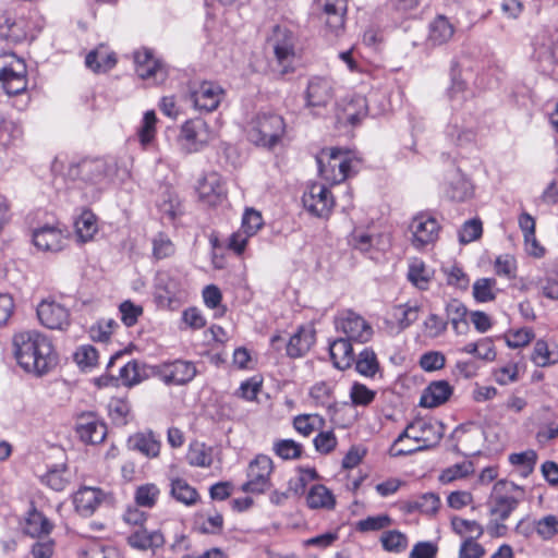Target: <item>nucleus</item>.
Returning a JSON list of instances; mask_svg holds the SVG:
<instances>
[{
	"mask_svg": "<svg viewBox=\"0 0 558 558\" xmlns=\"http://www.w3.org/2000/svg\"><path fill=\"white\" fill-rule=\"evenodd\" d=\"M508 460L510 464L520 469V473L523 477H527L534 471L537 461V453L535 450L529 449L523 452L509 454Z\"/></svg>",
	"mask_w": 558,
	"mask_h": 558,
	"instance_id": "obj_43",
	"label": "nucleus"
},
{
	"mask_svg": "<svg viewBox=\"0 0 558 558\" xmlns=\"http://www.w3.org/2000/svg\"><path fill=\"white\" fill-rule=\"evenodd\" d=\"M134 63L137 75L143 80L153 78L155 82H161L166 77L163 65L148 49L136 51Z\"/></svg>",
	"mask_w": 558,
	"mask_h": 558,
	"instance_id": "obj_21",
	"label": "nucleus"
},
{
	"mask_svg": "<svg viewBox=\"0 0 558 558\" xmlns=\"http://www.w3.org/2000/svg\"><path fill=\"white\" fill-rule=\"evenodd\" d=\"M286 134L284 119L277 113L263 112L256 114L247 129L248 140L256 146L268 149L277 146Z\"/></svg>",
	"mask_w": 558,
	"mask_h": 558,
	"instance_id": "obj_3",
	"label": "nucleus"
},
{
	"mask_svg": "<svg viewBox=\"0 0 558 558\" xmlns=\"http://www.w3.org/2000/svg\"><path fill=\"white\" fill-rule=\"evenodd\" d=\"M0 37L17 44L27 37V22L24 17L12 12H4L0 15Z\"/></svg>",
	"mask_w": 558,
	"mask_h": 558,
	"instance_id": "obj_23",
	"label": "nucleus"
},
{
	"mask_svg": "<svg viewBox=\"0 0 558 558\" xmlns=\"http://www.w3.org/2000/svg\"><path fill=\"white\" fill-rule=\"evenodd\" d=\"M448 320L453 329H458L459 324L465 327L466 307L459 301L453 300L446 306Z\"/></svg>",
	"mask_w": 558,
	"mask_h": 558,
	"instance_id": "obj_61",
	"label": "nucleus"
},
{
	"mask_svg": "<svg viewBox=\"0 0 558 558\" xmlns=\"http://www.w3.org/2000/svg\"><path fill=\"white\" fill-rule=\"evenodd\" d=\"M14 356L17 364L37 377L49 373L57 364L50 339L37 331H21L13 337Z\"/></svg>",
	"mask_w": 558,
	"mask_h": 558,
	"instance_id": "obj_1",
	"label": "nucleus"
},
{
	"mask_svg": "<svg viewBox=\"0 0 558 558\" xmlns=\"http://www.w3.org/2000/svg\"><path fill=\"white\" fill-rule=\"evenodd\" d=\"M174 244L163 233H159L153 239V255L156 259H162L174 253Z\"/></svg>",
	"mask_w": 558,
	"mask_h": 558,
	"instance_id": "obj_63",
	"label": "nucleus"
},
{
	"mask_svg": "<svg viewBox=\"0 0 558 558\" xmlns=\"http://www.w3.org/2000/svg\"><path fill=\"white\" fill-rule=\"evenodd\" d=\"M380 543L386 551L402 553L408 547V537L398 530H391L381 534Z\"/></svg>",
	"mask_w": 558,
	"mask_h": 558,
	"instance_id": "obj_47",
	"label": "nucleus"
},
{
	"mask_svg": "<svg viewBox=\"0 0 558 558\" xmlns=\"http://www.w3.org/2000/svg\"><path fill=\"white\" fill-rule=\"evenodd\" d=\"M324 418L318 414H301L294 417L293 427L304 437H308L324 426Z\"/></svg>",
	"mask_w": 558,
	"mask_h": 558,
	"instance_id": "obj_45",
	"label": "nucleus"
},
{
	"mask_svg": "<svg viewBox=\"0 0 558 558\" xmlns=\"http://www.w3.org/2000/svg\"><path fill=\"white\" fill-rule=\"evenodd\" d=\"M66 238L61 230L56 227L45 226L33 232V243L36 247L45 252H59L65 245Z\"/></svg>",
	"mask_w": 558,
	"mask_h": 558,
	"instance_id": "obj_25",
	"label": "nucleus"
},
{
	"mask_svg": "<svg viewBox=\"0 0 558 558\" xmlns=\"http://www.w3.org/2000/svg\"><path fill=\"white\" fill-rule=\"evenodd\" d=\"M445 433L441 422L435 418H416L411 422L389 448L391 457H403L428 450L439 444Z\"/></svg>",
	"mask_w": 558,
	"mask_h": 558,
	"instance_id": "obj_2",
	"label": "nucleus"
},
{
	"mask_svg": "<svg viewBox=\"0 0 558 558\" xmlns=\"http://www.w3.org/2000/svg\"><path fill=\"white\" fill-rule=\"evenodd\" d=\"M375 397L376 391L360 383H354L350 389V398L354 405L366 407L374 401Z\"/></svg>",
	"mask_w": 558,
	"mask_h": 558,
	"instance_id": "obj_59",
	"label": "nucleus"
},
{
	"mask_svg": "<svg viewBox=\"0 0 558 558\" xmlns=\"http://www.w3.org/2000/svg\"><path fill=\"white\" fill-rule=\"evenodd\" d=\"M531 361L537 367H547L558 363V353L550 351L545 340L538 339L534 343Z\"/></svg>",
	"mask_w": 558,
	"mask_h": 558,
	"instance_id": "obj_41",
	"label": "nucleus"
},
{
	"mask_svg": "<svg viewBox=\"0 0 558 558\" xmlns=\"http://www.w3.org/2000/svg\"><path fill=\"white\" fill-rule=\"evenodd\" d=\"M483 232L482 222L478 219H471L462 226L459 232V240L462 244L471 243L481 238Z\"/></svg>",
	"mask_w": 558,
	"mask_h": 558,
	"instance_id": "obj_64",
	"label": "nucleus"
},
{
	"mask_svg": "<svg viewBox=\"0 0 558 558\" xmlns=\"http://www.w3.org/2000/svg\"><path fill=\"white\" fill-rule=\"evenodd\" d=\"M314 332L302 327L290 337L288 342L280 335L272 336L271 344L276 350H280L282 345H286L287 354L295 359L304 355L314 343Z\"/></svg>",
	"mask_w": 558,
	"mask_h": 558,
	"instance_id": "obj_18",
	"label": "nucleus"
},
{
	"mask_svg": "<svg viewBox=\"0 0 558 558\" xmlns=\"http://www.w3.org/2000/svg\"><path fill=\"white\" fill-rule=\"evenodd\" d=\"M446 197L454 202H465L473 195V185L458 168L450 169L444 182Z\"/></svg>",
	"mask_w": 558,
	"mask_h": 558,
	"instance_id": "obj_19",
	"label": "nucleus"
},
{
	"mask_svg": "<svg viewBox=\"0 0 558 558\" xmlns=\"http://www.w3.org/2000/svg\"><path fill=\"white\" fill-rule=\"evenodd\" d=\"M66 473L68 471L64 466L54 468L49 470L43 476L41 481L53 490L61 492L68 486L70 482V478Z\"/></svg>",
	"mask_w": 558,
	"mask_h": 558,
	"instance_id": "obj_55",
	"label": "nucleus"
},
{
	"mask_svg": "<svg viewBox=\"0 0 558 558\" xmlns=\"http://www.w3.org/2000/svg\"><path fill=\"white\" fill-rule=\"evenodd\" d=\"M366 114L367 101L365 97L359 95L354 96L343 106L341 113L338 114V119L351 125H356Z\"/></svg>",
	"mask_w": 558,
	"mask_h": 558,
	"instance_id": "obj_35",
	"label": "nucleus"
},
{
	"mask_svg": "<svg viewBox=\"0 0 558 558\" xmlns=\"http://www.w3.org/2000/svg\"><path fill=\"white\" fill-rule=\"evenodd\" d=\"M333 98V85L330 78L313 76L308 80L304 93L306 108L317 113V109L325 108Z\"/></svg>",
	"mask_w": 558,
	"mask_h": 558,
	"instance_id": "obj_14",
	"label": "nucleus"
},
{
	"mask_svg": "<svg viewBox=\"0 0 558 558\" xmlns=\"http://www.w3.org/2000/svg\"><path fill=\"white\" fill-rule=\"evenodd\" d=\"M393 521L388 514L371 515L355 523V530L361 533L377 532L392 525Z\"/></svg>",
	"mask_w": 558,
	"mask_h": 558,
	"instance_id": "obj_50",
	"label": "nucleus"
},
{
	"mask_svg": "<svg viewBox=\"0 0 558 558\" xmlns=\"http://www.w3.org/2000/svg\"><path fill=\"white\" fill-rule=\"evenodd\" d=\"M534 529L543 539H550L558 534V518L549 514L535 521Z\"/></svg>",
	"mask_w": 558,
	"mask_h": 558,
	"instance_id": "obj_60",
	"label": "nucleus"
},
{
	"mask_svg": "<svg viewBox=\"0 0 558 558\" xmlns=\"http://www.w3.org/2000/svg\"><path fill=\"white\" fill-rule=\"evenodd\" d=\"M149 375V367L136 360L129 361L119 371L120 379L126 387L141 384L143 380L147 379Z\"/></svg>",
	"mask_w": 558,
	"mask_h": 558,
	"instance_id": "obj_32",
	"label": "nucleus"
},
{
	"mask_svg": "<svg viewBox=\"0 0 558 558\" xmlns=\"http://www.w3.org/2000/svg\"><path fill=\"white\" fill-rule=\"evenodd\" d=\"M197 191L199 197L211 206L218 204L227 194L226 184L217 172L205 174L198 183Z\"/></svg>",
	"mask_w": 558,
	"mask_h": 558,
	"instance_id": "obj_24",
	"label": "nucleus"
},
{
	"mask_svg": "<svg viewBox=\"0 0 558 558\" xmlns=\"http://www.w3.org/2000/svg\"><path fill=\"white\" fill-rule=\"evenodd\" d=\"M472 472L473 464L471 462L457 463L444 470L439 475V481L442 484H449L456 480L466 477Z\"/></svg>",
	"mask_w": 558,
	"mask_h": 558,
	"instance_id": "obj_57",
	"label": "nucleus"
},
{
	"mask_svg": "<svg viewBox=\"0 0 558 558\" xmlns=\"http://www.w3.org/2000/svg\"><path fill=\"white\" fill-rule=\"evenodd\" d=\"M156 122L157 118L155 112L153 110L146 111L143 117L142 125L138 130L140 142L144 147L150 144L155 138Z\"/></svg>",
	"mask_w": 558,
	"mask_h": 558,
	"instance_id": "obj_56",
	"label": "nucleus"
},
{
	"mask_svg": "<svg viewBox=\"0 0 558 558\" xmlns=\"http://www.w3.org/2000/svg\"><path fill=\"white\" fill-rule=\"evenodd\" d=\"M158 287L165 291V294H159L158 298L166 300L169 304L181 298L182 287L180 281L168 275H160L158 278Z\"/></svg>",
	"mask_w": 558,
	"mask_h": 558,
	"instance_id": "obj_51",
	"label": "nucleus"
},
{
	"mask_svg": "<svg viewBox=\"0 0 558 558\" xmlns=\"http://www.w3.org/2000/svg\"><path fill=\"white\" fill-rule=\"evenodd\" d=\"M452 391L447 380L433 381L423 390L420 405L429 409L439 407L450 398Z\"/></svg>",
	"mask_w": 558,
	"mask_h": 558,
	"instance_id": "obj_27",
	"label": "nucleus"
},
{
	"mask_svg": "<svg viewBox=\"0 0 558 558\" xmlns=\"http://www.w3.org/2000/svg\"><path fill=\"white\" fill-rule=\"evenodd\" d=\"M354 362L356 372L364 377L373 378L379 372L377 356L369 348L362 350Z\"/></svg>",
	"mask_w": 558,
	"mask_h": 558,
	"instance_id": "obj_40",
	"label": "nucleus"
},
{
	"mask_svg": "<svg viewBox=\"0 0 558 558\" xmlns=\"http://www.w3.org/2000/svg\"><path fill=\"white\" fill-rule=\"evenodd\" d=\"M447 133L458 145L471 143L475 138V121H464L459 114H454Z\"/></svg>",
	"mask_w": 558,
	"mask_h": 558,
	"instance_id": "obj_30",
	"label": "nucleus"
},
{
	"mask_svg": "<svg viewBox=\"0 0 558 558\" xmlns=\"http://www.w3.org/2000/svg\"><path fill=\"white\" fill-rule=\"evenodd\" d=\"M160 490L155 484H144L135 492V502L140 507L153 508L159 497Z\"/></svg>",
	"mask_w": 558,
	"mask_h": 558,
	"instance_id": "obj_53",
	"label": "nucleus"
},
{
	"mask_svg": "<svg viewBox=\"0 0 558 558\" xmlns=\"http://www.w3.org/2000/svg\"><path fill=\"white\" fill-rule=\"evenodd\" d=\"M454 34V27L444 15H438L429 24L428 41L433 46L448 43Z\"/></svg>",
	"mask_w": 558,
	"mask_h": 558,
	"instance_id": "obj_33",
	"label": "nucleus"
},
{
	"mask_svg": "<svg viewBox=\"0 0 558 558\" xmlns=\"http://www.w3.org/2000/svg\"><path fill=\"white\" fill-rule=\"evenodd\" d=\"M171 496L185 506H193L197 502L199 495L197 490L183 478L171 480Z\"/></svg>",
	"mask_w": 558,
	"mask_h": 558,
	"instance_id": "obj_39",
	"label": "nucleus"
},
{
	"mask_svg": "<svg viewBox=\"0 0 558 558\" xmlns=\"http://www.w3.org/2000/svg\"><path fill=\"white\" fill-rule=\"evenodd\" d=\"M225 97L223 88L217 83L203 81L189 85V99L201 112L215 111Z\"/></svg>",
	"mask_w": 558,
	"mask_h": 558,
	"instance_id": "obj_8",
	"label": "nucleus"
},
{
	"mask_svg": "<svg viewBox=\"0 0 558 558\" xmlns=\"http://www.w3.org/2000/svg\"><path fill=\"white\" fill-rule=\"evenodd\" d=\"M451 526L457 534L465 538H472V541H476L484 533V527L474 520L454 517L451 520Z\"/></svg>",
	"mask_w": 558,
	"mask_h": 558,
	"instance_id": "obj_44",
	"label": "nucleus"
},
{
	"mask_svg": "<svg viewBox=\"0 0 558 558\" xmlns=\"http://www.w3.org/2000/svg\"><path fill=\"white\" fill-rule=\"evenodd\" d=\"M108 413L116 425L123 426L130 420L131 405L124 399L113 398L108 403Z\"/></svg>",
	"mask_w": 558,
	"mask_h": 558,
	"instance_id": "obj_46",
	"label": "nucleus"
},
{
	"mask_svg": "<svg viewBox=\"0 0 558 558\" xmlns=\"http://www.w3.org/2000/svg\"><path fill=\"white\" fill-rule=\"evenodd\" d=\"M304 208L317 217H327L333 206L329 190L319 183L312 184L302 197Z\"/></svg>",
	"mask_w": 558,
	"mask_h": 558,
	"instance_id": "obj_17",
	"label": "nucleus"
},
{
	"mask_svg": "<svg viewBox=\"0 0 558 558\" xmlns=\"http://www.w3.org/2000/svg\"><path fill=\"white\" fill-rule=\"evenodd\" d=\"M72 178L81 179L90 184L101 183L107 175V163L101 159L83 160L70 168Z\"/></svg>",
	"mask_w": 558,
	"mask_h": 558,
	"instance_id": "obj_22",
	"label": "nucleus"
},
{
	"mask_svg": "<svg viewBox=\"0 0 558 558\" xmlns=\"http://www.w3.org/2000/svg\"><path fill=\"white\" fill-rule=\"evenodd\" d=\"M494 268L499 277L513 279L517 276V259L510 254L500 255L496 258Z\"/></svg>",
	"mask_w": 558,
	"mask_h": 558,
	"instance_id": "obj_58",
	"label": "nucleus"
},
{
	"mask_svg": "<svg viewBox=\"0 0 558 558\" xmlns=\"http://www.w3.org/2000/svg\"><path fill=\"white\" fill-rule=\"evenodd\" d=\"M306 505L311 509L331 510L335 508L336 499L325 485L316 484L310 488L306 495Z\"/></svg>",
	"mask_w": 558,
	"mask_h": 558,
	"instance_id": "obj_34",
	"label": "nucleus"
},
{
	"mask_svg": "<svg viewBox=\"0 0 558 558\" xmlns=\"http://www.w3.org/2000/svg\"><path fill=\"white\" fill-rule=\"evenodd\" d=\"M337 330L345 335V339L359 343H365L371 340L373 336V328L371 325L359 314L352 311L342 312L336 318Z\"/></svg>",
	"mask_w": 558,
	"mask_h": 558,
	"instance_id": "obj_11",
	"label": "nucleus"
},
{
	"mask_svg": "<svg viewBox=\"0 0 558 558\" xmlns=\"http://www.w3.org/2000/svg\"><path fill=\"white\" fill-rule=\"evenodd\" d=\"M52 526V523L41 512L33 508L27 513L23 529L29 536L39 537L49 534Z\"/></svg>",
	"mask_w": 558,
	"mask_h": 558,
	"instance_id": "obj_36",
	"label": "nucleus"
},
{
	"mask_svg": "<svg viewBox=\"0 0 558 558\" xmlns=\"http://www.w3.org/2000/svg\"><path fill=\"white\" fill-rule=\"evenodd\" d=\"M117 63L113 52H107L105 47L100 46L90 51L85 58V64L94 72H107Z\"/></svg>",
	"mask_w": 558,
	"mask_h": 558,
	"instance_id": "obj_37",
	"label": "nucleus"
},
{
	"mask_svg": "<svg viewBox=\"0 0 558 558\" xmlns=\"http://www.w3.org/2000/svg\"><path fill=\"white\" fill-rule=\"evenodd\" d=\"M186 459L193 466H210L213 462L211 448L205 444L195 442L191 445Z\"/></svg>",
	"mask_w": 558,
	"mask_h": 558,
	"instance_id": "obj_48",
	"label": "nucleus"
},
{
	"mask_svg": "<svg viewBox=\"0 0 558 558\" xmlns=\"http://www.w3.org/2000/svg\"><path fill=\"white\" fill-rule=\"evenodd\" d=\"M274 452L283 460L299 459L302 454V445L293 439H279L274 442Z\"/></svg>",
	"mask_w": 558,
	"mask_h": 558,
	"instance_id": "obj_52",
	"label": "nucleus"
},
{
	"mask_svg": "<svg viewBox=\"0 0 558 558\" xmlns=\"http://www.w3.org/2000/svg\"><path fill=\"white\" fill-rule=\"evenodd\" d=\"M439 230L440 226L434 217L427 214L416 215L410 225L413 246L420 250L433 244L438 239Z\"/></svg>",
	"mask_w": 558,
	"mask_h": 558,
	"instance_id": "obj_16",
	"label": "nucleus"
},
{
	"mask_svg": "<svg viewBox=\"0 0 558 558\" xmlns=\"http://www.w3.org/2000/svg\"><path fill=\"white\" fill-rule=\"evenodd\" d=\"M440 505L439 497L434 493H425L411 505V509H417L426 514H434Z\"/></svg>",
	"mask_w": 558,
	"mask_h": 558,
	"instance_id": "obj_62",
	"label": "nucleus"
},
{
	"mask_svg": "<svg viewBox=\"0 0 558 558\" xmlns=\"http://www.w3.org/2000/svg\"><path fill=\"white\" fill-rule=\"evenodd\" d=\"M320 175L331 184L343 182L360 162L350 150L328 148L316 158Z\"/></svg>",
	"mask_w": 558,
	"mask_h": 558,
	"instance_id": "obj_4",
	"label": "nucleus"
},
{
	"mask_svg": "<svg viewBox=\"0 0 558 558\" xmlns=\"http://www.w3.org/2000/svg\"><path fill=\"white\" fill-rule=\"evenodd\" d=\"M315 10L320 13V19L325 21L330 31L342 29L347 13V0H316Z\"/></svg>",
	"mask_w": 558,
	"mask_h": 558,
	"instance_id": "obj_20",
	"label": "nucleus"
},
{
	"mask_svg": "<svg viewBox=\"0 0 558 558\" xmlns=\"http://www.w3.org/2000/svg\"><path fill=\"white\" fill-rule=\"evenodd\" d=\"M128 542L133 548L146 550L160 547L163 544V536L158 531L148 532L141 529L131 534Z\"/></svg>",
	"mask_w": 558,
	"mask_h": 558,
	"instance_id": "obj_38",
	"label": "nucleus"
},
{
	"mask_svg": "<svg viewBox=\"0 0 558 558\" xmlns=\"http://www.w3.org/2000/svg\"><path fill=\"white\" fill-rule=\"evenodd\" d=\"M496 280L494 278H481L473 284V296L478 302H489L495 300Z\"/></svg>",
	"mask_w": 558,
	"mask_h": 558,
	"instance_id": "obj_54",
	"label": "nucleus"
},
{
	"mask_svg": "<svg viewBox=\"0 0 558 558\" xmlns=\"http://www.w3.org/2000/svg\"><path fill=\"white\" fill-rule=\"evenodd\" d=\"M536 61L544 73L555 74L558 66V28L545 31L535 48Z\"/></svg>",
	"mask_w": 558,
	"mask_h": 558,
	"instance_id": "obj_12",
	"label": "nucleus"
},
{
	"mask_svg": "<svg viewBox=\"0 0 558 558\" xmlns=\"http://www.w3.org/2000/svg\"><path fill=\"white\" fill-rule=\"evenodd\" d=\"M26 64L13 52H0V86L8 95H17L27 87Z\"/></svg>",
	"mask_w": 558,
	"mask_h": 558,
	"instance_id": "obj_6",
	"label": "nucleus"
},
{
	"mask_svg": "<svg viewBox=\"0 0 558 558\" xmlns=\"http://www.w3.org/2000/svg\"><path fill=\"white\" fill-rule=\"evenodd\" d=\"M75 230L76 235L81 242L85 243L90 241L94 234L97 232L96 216L92 211H83L75 221Z\"/></svg>",
	"mask_w": 558,
	"mask_h": 558,
	"instance_id": "obj_42",
	"label": "nucleus"
},
{
	"mask_svg": "<svg viewBox=\"0 0 558 558\" xmlns=\"http://www.w3.org/2000/svg\"><path fill=\"white\" fill-rule=\"evenodd\" d=\"M408 279L416 288L426 290L432 279V271L422 260H414L409 267Z\"/></svg>",
	"mask_w": 558,
	"mask_h": 558,
	"instance_id": "obj_49",
	"label": "nucleus"
},
{
	"mask_svg": "<svg viewBox=\"0 0 558 558\" xmlns=\"http://www.w3.org/2000/svg\"><path fill=\"white\" fill-rule=\"evenodd\" d=\"M37 316L40 324L49 329L65 330L71 324L69 308L51 299L38 304Z\"/></svg>",
	"mask_w": 558,
	"mask_h": 558,
	"instance_id": "obj_15",
	"label": "nucleus"
},
{
	"mask_svg": "<svg viewBox=\"0 0 558 558\" xmlns=\"http://www.w3.org/2000/svg\"><path fill=\"white\" fill-rule=\"evenodd\" d=\"M213 140L214 132L203 119H191L181 126V145L189 154L201 151Z\"/></svg>",
	"mask_w": 558,
	"mask_h": 558,
	"instance_id": "obj_9",
	"label": "nucleus"
},
{
	"mask_svg": "<svg viewBox=\"0 0 558 558\" xmlns=\"http://www.w3.org/2000/svg\"><path fill=\"white\" fill-rule=\"evenodd\" d=\"M128 447L147 458H156L160 451V441L151 432L136 433L129 437Z\"/></svg>",
	"mask_w": 558,
	"mask_h": 558,
	"instance_id": "obj_29",
	"label": "nucleus"
},
{
	"mask_svg": "<svg viewBox=\"0 0 558 558\" xmlns=\"http://www.w3.org/2000/svg\"><path fill=\"white\" fill-rule=\"evenodd\" d=\"M330 357L339 369H347L354 363V353L351 341L339 338L329 345Z\"/></svg>",
	"mask_w": 558,
	"mask_h": 558,
	"instance_id": "obj_31",
	"label": "nucleus"
},
{
	"mask_svg": "<svg viewBox=\"0 0 558 558\" xmlns=\"http://www.w3.org/2000/svg\"><path fill=\"white\" fill-rule=\"evenodd\" d=\"M514 492L522 494L523 489L512 482L498 481L494 485L489 500L490 514L500 521L507 520L521 501V497L515 496Z\"/></svg>",
	"mask_w": 558,
	"mask_h": 558,
	"instance_id": "obj_7",
	"label": "nucleus"
},
{
	"mask_svg": "<svg viewBox=\"0 0 558 558\" xmlns=\"http://www.w3.org/2000/svg\"><path fill=\"white\" fill-rule=\"evenodd\" d=\"M76 432L84 442L96 445L105 440L107 426L93 416H84L80 420Z\"/></svg>",
	"mask_w": 558,
	"mask_h": 558,
	"instance_id": "obj_28",
	"label": "nucleus"
},
{
	"mask_svg": "<svg viewBox=\"0 0 558 558\" xmlns=\"http://www.w3.org/2000/svg\"><path fill=\"white\" fill-rule=\"evenodd\" d=\"M106 494L96 487H82L74 495V505L78 513L84 517L92 515L105 500Z\"/></svg>",
	"mask_w": 558,
	"mask_h": 558,
	"instance_id": "obj_26",
	"label": "nucleus"
},
{
	"mask_svg": "<svg viewBox=\"0 0 558 558\" xmlns=\"http://www.w3.org/2000/svg\"><path fill=\"white\" fill-rule=\"evenodd\" d=\"M197 374L196 366L191 361L175 360L163 363L156 369V375L166 385L183 386L194 379Z\"/></svg>",
	"mask_w": 558,
	"mask_h": 558,
	"instance_id": "obj_13",
	"label": "nucleus"
},
{
	"mask_svg": "<svg viewBox=\"0 0 558 558\" xmlns=\"http://www.w3.org/2000/svg\"><path fill=\"white\" fill-rule=\"evenodd\" d=\"M280 75L294 72L299 59L296 36L286 26L276 25L268 37Z\"/></svg>",
	"mask_w": 558,
	"mask_h": 558,
	"instance_id": "obj_5",
	"label": "nucleus"
},
{
	"mask_svg": "<svg viewBox=\"0 0 558 558\" xmlns=\"http://www.w3.org/2000/svg\"><path fill=\"white\" fill-rule=\"evenodd\" d=\"M272 460L266 454H258L250 462L247 468V481L242 485V492L263 494L270 487L272 473Z\"/></svg>",
	"mask_w": 558,
	"mask_h": 558,
	"instance_id": "obj_10",
	"label": "nucleus"
}]
</instances>
